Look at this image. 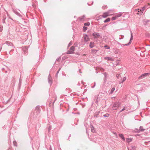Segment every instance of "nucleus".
Returning <instances> with one entry per match:
<instances>
[{"mask_svg": "<svg viewBox=\"0 0 150 150\" xmlns=\"http://www.w3.org/2000/svg\"><path fill=\"white\" fill-rule=\"evenodd\" d=\"M22 49L24 54H27L28 50V47H23Z\"/></svg>", "mask_w": 150, "mask_h": 150, "instance_id": "6", "label": "nucleus"}, {"mask_svg": "<svg viewBox=\"0 0 150 150\" xmlns=\"http://www.w3.org/2000/svg\"><path fill=\"white\" fill-rule=\"evenodd\" d=\"M145 8V7H144L143 8H142V9H140V11L142 12V13H143V11L144 10V9Z\"/></svg>", "mask_w": 150, "mask_h": 150, "instance_id": "31", "label": "nucleus"}, {"mask_svg": "<svg viewBox=\"0 0 150 150\" xmlns=\"http://www.w3.org/2000/svg\"><path fill=\"white\" fill-rule=\"evenodd\" d=\"M115 90V88L114 87L112 88L111 89L110 92L109 93L110 94L112 93Z\"/></svg>", "mask_w": 150, "mask_h": 150, "instance_id": "16", "label": "nucleus"}, {"mask_svg": "<svg viewBox=\"0 0 150 150\" xmlns=\"http://www.w3.org/2000/svg\"><path fill=\"white\" fill-rule=\"evenodd\" d=\"M116 76L118 79V80H120V78H122V77L120 76V74H116Z\"/></svg>", "mask_w": 150, "mask_h": 150, "instance_id": "17", "label": "nucleus"}, {"mask_svg": "<svg viewBox=\"0 0 150 150\" xmlns=\"http://www.w3.org/2000/svg\"><path fill=\"white\" fill-rule=\"evenodd\" d=\"M71 136V134H70L69 135V138H68V139L69 140V138Z\"/></svg>", "mask_w": 150, "mask_h": 150, "instance_id": "44", "label": "nucleus"}, {"mask_svg": "<svg viewBox=\"0 0 150 150\" xmlns=\"http://www.w3.org/2000/svg\"><path fill=\"white\" fill-rule=\"evenodd\" d=\"M122 80V78H121H121H120V80Z\"/></svg>", "mask_w": 150, "mask_h": 150, "instance_id": "47", "label": "nucleus"}, {"mask_svg": "<svg viewBox=\"0 0 150 150\" xmlns=\"http://www.w3.org/2000/svg\"><path fill=\"white\" fill-rule=\"evenodd\" d=\"M50 150H52L51 146H50Z\"/></svg>", "mask_w": 150, "mask_h": 150, "instance_id": "46", "label": "nucleus"}, {"mask_svg": "<svg viewBox=\"0 0 150 150\" xmlns=\"http://www.w3.org/2000/svg\"><path fill=\"white\" fill-rule=\"evenodd\" d=\"M122 15V14L121 13H118V14H116V15H115V16L116 17V18H117L118 17H120V16H121Z\"/></svg>", "mask_w": 150, "mask_h": 150, "instance_id": "19", "label": "nucleus"}, {"mask_svg": "<svg viewBox=\"0 0 150 150\" xmlns=\"http://www.w3.org/2000/svg\"><path fill=\"white\" fill-rule=\"evenodd\" d=\"M75 49V47L74 46H72L70 48V50L71 51H74Z\"/></svg>", "mask_w": 150, "mask_h": 150, "instance_id": "23", "label": "nucleus"}, {"mask_svg": "<svg viewBox=\"0 0 150 150\" xmlns=\"http://www.w3.org/2000/svg\"><path fill=\"white\" fill-rule=\"evenodd\" d=\"M98 96L99 95H96L95 97V100H96L95 103L97 104H98V103L99 101V99L98 98Z\"/></svg>", "mask_w": 150, "mask_h": 150, "instance_id": "8", "label": "nucleus"}, {"mask_svg": "<svg viewBox=\"0 0 150 150\" xmlns=\"http://www.w3.org/2000/svg\"><path fill=\"white\" fill-rule=\"evenodd\" d=\"M60 57H59V58H58L56 60L57 61H58V62H59V61L60 60Z\"/></svg>", "mask_w": 150, "mask_h": 150, "instance_id": "38", "label": "nucleus"}, {"mask_svg": "<svg viewBox=\"0 0 150 150\" xmlns=\"http://www.w3.org/2000/svg\"><path fill=\"white\" fill-rule=\"evenodd\" d=\"M149 75V74L148 73H146L142 74L139 77V79H141L144 78L146 77L147 76Z\"/></svg>", "mask_w": 150, "mask_h": 150, "instance_id": "5", "label": "nucleus"}, {"mask_svg": "<svg viewBox=\"0 0 150 150\" xmlns=\"http://www.w3.org/2000/svg\"><path fill=\"white\" fill-rule=\"evenodd\" d=\"M100 71L103 72L104 71V69L103 68H101L100 69Z\"/></svg>", "mask_w": 150, "mask_h": 150, "instance_id": "40", "label": "nucleus"}, {"mask_svg": "<svg viewBox=\"0 0 150 150\" xmlns=\"http://www.w3.org/2000/svg\"><path fill=\"white\" fill-rule=\"evenodd\" d=\"M48 83L50 85H51L52 83V81L51 80V78L50 75L48 76Z\"/></svg>", "mask_w": 150, "mask_h": 150, "instance_id": "11", "label": "nucleus"}, {"mask_svg": "<svg viewBox=\"0 0 150 150\" xmlns=\"http://www.w3.org/2000/svg\"><path fill=\"white\" fill-rule=\"evenodd\" d=\"M149 20H147L146 21V23H148L149 22Z\"/></svg>", "mask_w": 150, "mask_h": 150, "instance_id": "42", "label": "nucleus"}, {"mask_svg": "<svg viewBox=\"0 0 150 150\" xmlns=\"http://www.w3.org/2000/svg\"><path fill=\"white\" fill-rule=\"evenodd\" d=\"M105 59L109 60H110L111 59V58L109 57H105Z\"/></svg>", "mask_w": 150, "mask_h": 150, "instance_id": "34", "label": "nucleus"}, {"mask_svg": "<svg viewBox=\"0 0 150 150\" xmlns=\"http://www.w3.org/2000/svg\"><path fill=\"white\" fill-rule=\"evenodd\" d=\"M20 79H19V82L20 81Z\"/></svg>", "mask_w": 150, "mask_h": 150, "instance_id": "50", "label": "nucleus"}, {"mask_svg": "<svg viewBox=\"0 0 150 150\" xmlns=\"http://www.w3.org/2000/svg\"><path fill=\"white\" fill-rule=\"evenodd\" d=\"M91 132L93 133L95 132V129L92 125H91Z\"/></svg>", "mask_w": 150, "mask_h": 150, "instance_id": "14", "label": "nucleus"}, {"mask_svg": "<svg viewBox=\"0 0 150 150\" xmlns=\"http://www.w3.org/2000/svg\"><path fill=\"white\" fill-rule=\"evenodd\" d=\"M73 53V52H70V51H68V52L67 53V54H72Z\"/></svg>", "mask_w": 150, "mask_h": 150, "instance_id": "36", "label": "nucleus"}, {"mask_svg": "<svg viewBox=\"0 0 150 150\" xmlns=\"http://www.w3.org/2000/svg\"><path fill=\"white\" fill-rule=\"evenodd\" d=\"M92 35L94 38H98L100 37V35L99 33H94L92 34Z\"/></svg>", "mask_w": 150, "mask_h": 150, "instance_id": "3", "label": "nucleus"}, {"mask_svg": "<svg viewBox=\"0 0 150 150\" xmlns=\"http://www.w3.org/2000/svg\"><path fill=\"white\" fill-rule=\"evenodd\" d=\"M126 79V77H124L122 80H119L118 81L119 82V83H122Z\"/></svg>", "mask_w": 150, "mask_h": 150, "instance_id": "9", "label": "nucleus"}, {"mask_svg": "<svg viewBox=\"0 0 150 150\" xmlns=\"http://www.w3.org/2000/svg\"><path fill=\"white\" fill-rule=\"evenodd\" d=\"M14 144L15 145L16 143H14Z\"/></svg>", "mask_w": 150, "mask_h": 150, "instance_id": "52", "label": "nucleus"}, {"mask_svg": "<svg viewBox=\"0 0 150 150\" xmlns=\"http://www.w3.org/2000/svg\"><path fill=\"white\" fill-rule=\"evenodd\" d=\"M52 128V126H50L48 128V130L49 131L51 130Z\"/></svg>", "mask_w": 150, "mask_h": 150, "instance_id": "33", "label": "nucleus"}, {"mask_svg": "<svg viewBox=\"0 0 150 150\" xmlns=\"http://www.w3.org/2000/svg\"><path fill=\"white\" fill-rule=\"evenodd\" d=\"M79 72H80V73H82V72H81V69H79Z\"/></svg>", "mask_w": 150, "mask_h": 150, "instance_id": "45", "label": "nucleus"}, {"mask_svg": "<svg viewBox=\"0 0 150 150\" xmlns=\"http://www.w3.org/2000/svg\"><path fill=\"white\" fill-rule=\"evenodd\" d=\"M104 47L106 48V49H109L110 48V47L109 46H108L107 45H105L104 46Z\"/></svg>", "mask_w": 150, "mask_h": 150, "instance_id": "29", "label": "nucleus"}, {"mask_svg": "<svg viewBox=\"0 0 150 150\" xmlns=\"http://www.w3.org/2000/svg\"><path fill=\"white\" fill-rule=\"evenodd\" d=\"M110 21V18H108L106 19L104 21V22L105 23Z\"/></svg>", "mask_w": 150, "mask_h": 150, "instance_id": "20", "label": "nucleus"}, {"mask_svg": "<svg viewBox=\"0 0 150 150\" xmlns=\"http://www.w3.org/2000/svg\"><path fill=\"white\" fill-rule=\"evenodd\" d=\"M95 46L94 43L93 42H91L90 43L89 47L90 48H92Z\"/></svg>", "mask_w": 150, "mask_h": 150, "instance_id": "10", "label": "nucleus"}, {"mask_svg": "<svg viewBox=\"0 0 150 150\" xmlns=\"http://www.w3.org/2000/svg\"><path fill=\"white\" fill-rule=\"evenodd\" d=\"M109 116V114L108 113H106L105 114L103 115V116L105 117H108Z\"/></svg>", "mask_w": 150, "mask_h": 150, "instance_id": "24", "label": "nucleus"}, {"mask_svg": "<svg viewBox=\"0 0 150 150\" xmlns=\"http://www.w3.org/2000/svg\"><path fill=\"white\" fill-rule=\"evenodd\" d=\"M132 141V140L131 138H127L126 139L127 142L128 143L131 142Z\"/></svg>", "mask_w": 150, "mask_h": 150, "instance_id": "21", "label": "nucleus"}, {"mask_svg": "<svg viewBox=\"0 0 150 150\" xmlns=\"http://www.w3.org/2000/svg\"><path fill=\"white\" fill-rule=\"evenodd\" d=\"M119 136L123 141H125V138L124 137L123 134H119Z\"/></svg>", "mask_w": 150, "mask_h": 150, "instance_id": "13", "label": "nucleus"}, {"mask_svg": "<svg viewBox=\"0 0 150 150\" xmlns=\"http://www.w3.org/2000/svg\"><path fill=\"white\" fill-rule=\"evenodd\" d=\"M128 150H129V148H128Z\"/></svg>", "mask_w": 150, "mask_h": 150, "instance_id": "51", "label": "nucleus"}, {"mask_svg": "<svg viewBox=\"0 0 150 150\" xmlns=\"http://www.w3.org/2000/svg\"><path fill=\"white\" fill-rule=\"evenodd\" d=\"M103 74H104V76H105V77H106V76H107V73L105 72V73H104Z\"/></svg>", "mask_w": 150, "mask_h": 150, "instance_id": "39", "label": "nucleus"}, {"mask_svg": "<svg viewBox=\"0 0 150 150\" xmlns=\"http://www.w3.org/2000/svg\"><path fill=\"white\" fill-rule=\"evenodd\" d=\"M72 45V43L71 42H70L69 43V44L68 45V47H69L70 46Z\"/></svg>", "mask_w": 150, "mask_h": 150, "instance_id": "37", "label": "nucleus"}, {"mask_svg": "<svg viewBox=\"0 0 150 150\" xmlns=\"http://www.w3.org/2000/svg\"><path fill=\"white\" fill-rule=\"evenodd\" d=\"M116 17L115 16L113 17L112 18L111 20L112 21H114L116 20Z\"/></svg>", "mask_w": 150, "mask_h": 150, "instance_id": "28", "label": "nucleus"}, {"mask_svg": "<svg viewBox=\"0 0 150 150\" xmlns=\"http://www.w3.org/2000/svg\"><path fill=\"white\" fill-rule=\"evenodd\" d=\"M136 129V132L138 133H139V132H141V131L140 130V129Z\"/></svg>", "mask_w": 150, "mask_h": 150, "instance_id": "32", "label": "nucleus"}, {"mask_svg": "<svg viewBox=\"0 0 150 150\" xmlns=\"http://www.w3.org/2000/svg\"><path fill=\"white\" fill-rule=\"evenodd\" d=\"M137 148V147L135 146H131V150H135Z\"/></svg>", "mask_w": 150, "mask_h": 150, "instance_id": "22", "label": "nucleus"}, {"mask_svg": "<svg viewBox=\"0 0 150 150\" xmlns=\"http://www.w3.org/2000/svg\"><path fill=\"white\" fill-rule=\"evenodd\" d=\"M87 29V28L85 26H83V31L85 32Z\"/></svg>", "mask_w": 150, "mask_h": 150, "instance_id": "25", "label": "nucleus"}, {"mask_svg": "<svg viewBox=\"0 0 150 150\" xmlns=\"http://www.w3.org/2000/svg\"><path fill=\"white\" fill-rule=\"evenodd\" d=\"M40 106H37L36 107L35 110V111L36 112L37 114L40 113Z\"/></svg>", "mask_w": 150, "mask_h": 150, "instance_id": "4", "label": "nucleus"}, {"mask_svg": "<svg viewBox=\"0 0 150 150\" xmlns=\"http://www.w3.org/2000/svg\"><path fill=\"white\" fill-rule=\"evenodd\" d=\"M120 103L119 102L115 103L112 106V108L113 110H116L120 106Z\"/></svg>", "mask_w": 150, "mask_h": 150, "instance_id": "1", "label": "nucleus"}, {"mask_svg": "<svg viewBox=\"0 0 150 150\" xmlns=\"http://www.w3.org/2000/svg\"><path fill=\"white\" fill-rule=\"evenodd\" d=\"M84 25L85 26H88L90 25V23L89 22L85 23Z\"/></svg>", "mask_w": 150, "mask_h": 150, "instance_id": "27", "label": "nucleus"}, {"mask_svg": "<svg viewBox=\"0 0 150 150\" xmlns=\"http://www.w3.org/2000/svg\"><path fill=\"white\" fill-rule=\"evenodd\" d=\"M139 129L141 131H143L145 130V129H144L143 127L142 126H140Z\"/></svg>", "mask_w": 150, "mask_h": 150, "instance_id": "26", "label": "nucleus"}, {"mask_svg": "<svg viewBox=\"0 0 150 150\" xmlns=\"http://www.w3.org/2000/svg\"><path fill=\"white\" fill-rule=\"evenodd\" d=\"M98 50H94V49H92L91 50V51L92 53L93 54H95L98 51Z\"/></svg>", "mask_w": 150, "mask_h": 150, "instance_id": "15", "label": "nucleus"}, {"mask_svg": "<svg viewBox=\"0 0 150 150\" xmlns=\"http://www.w3.org/2000/svg\"><path fill=\"white\" fill-rule=\"evenodd\" d=\"M115 54H117L118 52V51H116L115 52Z\"/></svg>", "mask_w": 150, "mask_h": 150, "instance_id": "43", "label": "nucleus"}, {"mask_svg": "<svg viewBox=\"0 0 150 150\" xmlns=\"http://www.w3.org/2000/svg\"><path fill=\"white\" fill-rule=\"evenodd\" d=\"M61 68H59V70H58V71H57V73H56V77H57V75H58V74L59 71L61 69Z\"/></svg>", "mask_w": 150, "mask_h": 150, "instance_id": "30", "label": "nucleus"}, {"mask_svg": "<svg viewBox=\"0 0 150 150\" xmlns=\"http://www.w3.org/2000/svg\"><path fill=\"white\" fill-rule=\"evenodd\" d=\"M123 38H120V39H123Z\"/></svg>", "mask_w": 150, "mask_h": 150, "instance_id": "48", "label": "nucleus"}, {"mask_svg": "<svg viewBox=\"0 0 150 150\" xmlns=\"http://www.w3.org/2000/svg\"><path fill=\"white\" fill-rule=\"evenodd\" d=\"M125 107H124L121 110H120V112H121L122 111H123L124 110H125Z\"/></svg>", "mask_w": 150, "mask_h": 150, "instance_id": "35", "label": "nucleus"}, {"mask_svg": "<svg viewBox=\"0 0 150 150\" xmlns=\"http://www.w3.org/2000/svg\"><path fill=\"white\" fill-rule=\"evenodd\" d=\"M94 86H92V87H91V88H94L95 87V86H96V82H94Z\"/></svg>", "mask_w": 150, "mask_h": 150, "instance_id": "41", "label": "nucleus"}, {"mask_svg": "<svg viewBox=\"0 0 150 150\" xmlns=\"http://www.w3.org/2000/svg\"><path fill=\"white\" fill-rule=\"evenodd\" d=\"M85 16H81V17H79V20L80 21H82L83 19H85Z\"/></svg>", "mask_w": 150, "mask_h": 150, "instance_id": "18", "label": "nucleus"}, {"mask_svg": "<svg viewBox=\"0 0 150 150\" xmlns=\"http://www.w3.org/2000/svg\"><path fill=\"white\" fill-rule=\"evenodd\" d=\"M108 16V12H105L103 13L102 16L103 18H105Z\"/></svg>", "mask_w": 150, "mask_h": 150, "instance_id": "12", "label": "nucleus"}, {"mask_svg": "<svg viewBox=\"0 0 150 150\" xmlns=\"http://www.w3.org/2000/svg\"><path fill=\"white\" fill-rule=\"evenodd\" d=\"M84 41L85 42H87L89 40V38L88 35L86 34H85L84 36Z\"/></svg>", "mask_w": 150, "mask_h": 150, "instance_id": "7", "label": "nucleus"}, {"mask_svg": "<svg viewBox=\"0 0 150 150\" xmlns=\"http://www.w3.org/2000/svg\"><path fill=\"white\" fill-rule=\"evenodd\" d=\"M131 32V37L130 38V41L127 44H125V45H123L124 46H128L131 43V40H133V35L132 33V32L131 31H130Z\"/></svg>", "mask_w": 150, "mask_h": 150, "instance_id": "2", "label": "nucleus"}, {"mask_svg": "<svg viewBox=\"0 0 150 150\" xmlns=\"http://www.w3.org/2000/svg\"><path fill=\"white\" fill-rule=\"evenodd\" d=\"M19 17L21 16V15L20 14H19Z\"/></svg>", "mask_w": 150, "mask_h": 150, "instance_id": "49", "label": "nucleus"}]
</instances>
